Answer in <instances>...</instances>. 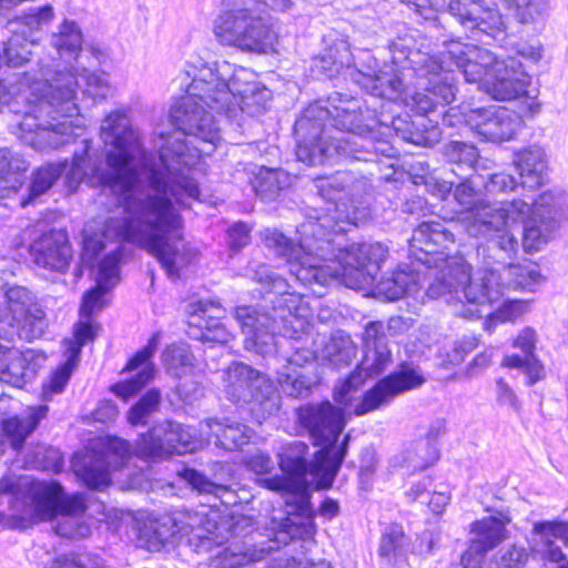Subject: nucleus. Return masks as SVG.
Masks as SVG:
<instances>
[{
  "label": "nucleus",
  "instance_id": "obj_38",
  "mask_svg": "<svg viewBox=\"0 0 568 568\" xmlns=\"http://www.w3.org/2000/svg\"><path fill=\"white\" fill-rule=\"evenodd\" d=\"M53 18L52 6L45 4L9 20L7 28L11 34L22 38L23 41L36 43L38 32L41 31L43 26L49 24Z\"/></svg>",
  "mask_w": 568,
  "mask_h": 568
},
{
  "label": "nucleus",
  "instance_id": "obj_45",
  "mask_svg": "<svg viewBox=\"0 0 568 568\" xmlns=\"http://www.w3.org/2000/svg\"><path fill=\"white\" fill-rule=\"evenodd\" d=\"M445 430V423L436 420L432 424L428 432V440L422 442L416 447V458L410 457V463L414 468L424 469L433 465L439 458V452L436 445L432 442Z\"/></svg>",
  "mask_w": 568,
  "mask_h": 568
},
{
  "label": "nucleus",
  "instance_id": "obj_9",
  "mask_svg": "<svg viewBox=\"0 0 568 568\" xmlns=\"http://www.w3.org/2000/svg\"><path fill=\"white\" fill-rule=\"evenodd\" d=\"M199 446L201 438L190 426L165 422L143 434L134 446L122 438H106L105 453L85 455L83 464L74 463V467L88 487L100 489L110 484L111 470L122 467L132 455L144 460H156L172 454L192 453Z\"/></svg>",
  "mask_w": 568,
  "mask_h": 568
},
{
  "label": "nucleus",
  "instance_id": "obj_20",
  "mask_svg": "<svg viewBox=\"0 0 568 568\" xmlns=\"http://www.w3.org/2000/svg\"><path fill=\"white\" fill-rule=\"evenodd\" d=\"M448 10L467 29L493 39H503L506 34L503 14L497 8L485 6L483 0H452Z\"/></svg>",
  "mask_w": 568,
  "mask_h": 568
},
{
  "label": "nucleus",
  "instance_id": "obj_40",
  "mask_svg": "<svg viewBox=\"0 0 568 568\" xmlns=\"http://www.w3.org/2000/svg\"><path fill=\"white\" fill-rule=\"evenodd\" d=\"M251 173L253 175L252 189L265 201L274 199L282 189L290 184V175L283 170L254 166Z\"/></svg>",
  "mask_w": 568,
  "mask_h": 568
},
{
  "label": "nucleus",
  "instance_id": "obj_16",
  "mask_svg": "<svg viewBox=\"0 0 568 568\" xmlns=\"http://www.w3.org/2000/svg\"><path fill=\"white\" fill-rule=\"evenodd\" d=\"M222 390L235 404L256 403L267 414L278 410V395L273 383L242 362H233L222 372Z\"/></svg>",
  "mask_w": 568,
  "mask_h": 568
},
{
  "label": "nucleus",
  "instance_id": "obj_11",
  "mask_svg": "<svg viewBox=\"0 0 568 568\" xmlns=\"http://www.w3.org/2000/svg\"><path fill=\"white\" fill-rule=\"evenodd\" d=\"M217 511L201 507L197 510L176 509L169 515L150 519L140 528L139 539L151 551H159L175 539L186 538L196 551L210 550L223 541Z\"/></svg>",
  "mask_w": 568,
  "mask_h": 568
},
{
  "label": "nucleus",
  "instance_id": "obj_48",
  "mask_svg": "<svg viewBox=\"0 0 568 568\" xmlns=\"http://www.w3.org/2000/svg\"><path fill=\"white\" fill-rule=\"evenodd\" d=\"M444 156L448 162L456 164L460 170H463L474 169L479 154L474 144L460 141H450L444 146Z\"/></svg>",
  "mask_w": 568,
  "mask_h": 568
},
{
  "label": "nucleus",
  "instance_id": "obj_2",
  "mask_svg": "<svg viewBox=\"0 0 568 568\" xmlns=\"http://www.w3.org/2000/svg\"><path fill=\"white\" fill-rule=\"evenodd\" d=\"M239 68L227 61L210 62L192 57L186 62L185 71L192 79L186 95L170 111L171 122L180 133L160 148L158 160L146 153L145 169L159 172L165 195L179 210L189 200H200L195 178L200 159L213 152L221 140L215 116L237 120L233 87Z\"/></svg>",
  "mask_w": 568,
  "mask_h": 568
},
{
  "label": "nucleus",
  "instance_id": "obj_5",
  "mask_svg": "<svg viewBox=\"0 0 568 568\" xmlns=\"http://www.w3.org/2000/svg\"><path fill=\"white\" fill-rule=\"evenodd\" d=\"M332 109L318 103L308 105L296 120L294 131L297 136L296 156L308 165L323 164L335 159L352 158L368 161L366 154L389 155L387 143L376 145L381 122L375 111L359 99H342L336 93Z\"/></svg>",
  "mask_w": 568,
  "mask_h": 568
},
{
  "label": "nucleus",
  "instance_id": "obj_13",
  "mask_svg": "<svg viewBox=\"0 0 568 568\" xmlns=\"http://www.w3.org/2000/svg\"><path fill=\"white\" fill-rule=\"evenodd\" d=\"M297 420L311 435L316 446H321V466L324 475L320 481L322 488H329L346 455L349 436H345L341 446L337 439L344 428L342 409L329 402L308 404L297 409Z\"/></svg>",
  "mask_w": 568,
  "mask_h": 568
},
{
  "label": "nucleus",
  "instance_id": "obj_56",
  "mask_svg": "<svg viewBox=\"0 0 568 568\" xmlns=\"http://www.w3.org/2000/svg\"><path fill=\"white\" fill-rule=\"evenodd\" d=\"M364 382V377L354 371L347 379H345L334 390V399L343 405H347L351 400V393L355 392Z\"/></svg>",
  "mask_w": 568,
  "mask_h": 568
},
{
  "label": "nucleus",
  "instance_id": "obj_17",
  "mask_svg": "<svg viewBox=\"0 0 568 568\" xmlns=\"http://www.w3.org/2000/svg\"><path fill=\"white\" fill-rule=\"evenodd\" d=\"M308 446L301 440H293L283 448L280 454L281 469L290 476H273L261 479V484L274 491L285 494H300L304 490L306 483L305 476L307 473L318 477L316 488L323 489L320 481L324 475L323 466H321V449L317 452L315 463H310L307 459Z\"/></svg>",
  "mask_w": 568,
  "mask_h": 568
},
{
  "label": "nucleus",
  "instance_id": "obj_30",
  "mask_svg": "<svg viewBox=\"0 0 568 568\" xmlns=\"http://www.w3.org/2000/svg\"><path fill=\"white\" fill-rule=\"evenodd\" d=\"M200 437L207 443L213 442L225 450L242 448L248 443L251 429L243 424L225 418H207L200 423Z\"/></svg>",
  "mask_w": 568,
  "mask_h": 568
},
{
  "label": "nucleus",
  "instance_id": "obj_57",
  "mask_svg": "<svg viewBox=\"0 0 568 568\" xmlns=\"http://www.w3.org/2000/svg\"><path fill=\"white\" fill-rule=\"evenodd\" d=\"M510 55L516 57L518 60L521 58L527 62L536 64L544 55V47L539 42H520L513 48V53Z\"/></svg>",
  "mask_w": 568,
  "mask_h": 568
},
{
  "label": "nucleus",
  "instance_id": "obj_44",
  "mask_svg": "<svg viewBox=\"0 0 568 568\" xmlns=\"http://www.w3.org/2000/svg\"><path fill=\"white\" fill-rule=\"evenodd\" d=\"M474 184L475 182L471 179H466L463 182H460L454 191V199L464 209L459 216V221L465 230L466 222L468 220L467 217L470 213L475 211H484V207L486 206L499 207V205L491 204L484 200L477 199Z\"/></svg>",
  "mask_w": 568,
  "mask_h": 568
},
{
  "label": "nucleus",
  "instance_id": "obj_8",
  "mask_svg": "<svg viewBox=\"0 0 568 568\" xmlns=\"http://www.w3.org/2000/svg\"><path fill=\"white\" fill-rule=\"evenodd\" d=\"M562 194L544 192L532 204L515 199L500 203L499 207H484L468 215L466 232L473 237H484L489 250L498 248L508 257L517 252L518 242L510 227L524 223L523 246L526 251H538L554 235L558 217L565 204Z\"/></svg>",
  "mask_w": 568,
  "mask_h": 568
},
{
  "label": "nucleus",
  "instance_id": "obj_22",
  "mask_svg": "<svg viewBox=\"0 0 568 568\" xmlns=\"http://www.w3.org/2000/svg\"><path fill=\"white\" fill-rule=\"evenodd\" d=\"M33 263L49 271L63 273L72 258L68 234L63 230H50L41 234L30 245Z\"/></svg>",
  "mask_w": 568,
  "mask_h": 568
},
{
  "label": "nucleus",
  "instance_id": "obj_59",
  "mask_svg": "<svg viewBox=\"0 0 568 568\" xmlns=\"http://www.w3.org/2000/svg\"><path fill=\"white\" fill-rule=\"evenodd\" d=\"M245 464L250 470L256 474H266L274 467L272 458L263 452H256L248 456Z\"/></svg>",
  "mask_w": 568,
  "mask_h": 568
},
{
  "label": "nucleus",
  "instance_id": "obj_18",
  "mask_svg": "<svg viewBox=\"0 0 568 568\" xmlns=\"http://www.w3.org/2000/svg\"><path fill=\"white\" fill-rule=\"evenodd\" d=\"M425 383L423 373L415 366L404 365L399 371L379 379L367 390L356 405L357 416L366 415L393 402L398 395L414 389Z\"/></svg>",
  "mask_w": 568,
  "mask_h": 568
},
{
  "label": "nucleus",
  "instance_id": "obj_21",
  "mask_svg": "<svg viewBox=\"0 0 568 568\" xmlns=\"http://www.w3.org/2000/svg\"><path fill=\"white\" fill-rule=\"evenodd\" d=\"M2 311L9 314L6 324H17L29 328V336L39 337L45 327L44 311L36 303L33 294L23 286H13L6 292V306Z\"/></svg>",
  "mask_w": 568,
  "mask_h": 568
},
{
  "label": "nucleus",
  "instance_id": "obj_14",
  "mask_svg": "<svg viewBox=\"0 0 568 568\" xmlns=\"http://www.w3.org/2000/svg\"><path fill=\"white\" fill-rule=\"evenodd\" d=\"M31 495L39 519L57 520L58 535L83 538L89 534V527L81 520L87 510L82 495L64 496L62 486L57 481L32 483Z\"/></svg>",
  "mask_w": 568,
  "mask_h": 568
},
{
  "label": "nucleus",
  "instance_id": "obj_23",
  "mask_svg": "<svg viewBox=\"0 0 568 568\" xmlns=\"http://www.w3.org/2000/svg\"><path fill=\"white\" fill-rule=\"evenodd\" d=\"M510 520L507 514L498 513L475 521L470 530L473 535L470 545L462 556L459 568H466V562H483V555L506 538V526Z\"/></svg>",
  "mask_w": 568,
  "mask_h": 568
},
{
  "label": "nucleus",
  "instance_id": "obj_32",
  "mask_svg": "<svg viewBox=\"0 0 568 568\" xmlns=\"http://www.w3.org/2000/svg\"><path fill=\"white\" fill-rule=\"evenodd\" d=\"M224 311L219 303L200 301L194 305L190 315V325L200 329V339L219 344H227L232 338V332L221 320Z\"/></svg>",
  "mask_w": 568,
  "mask_h": 568
},
{
  "label": "nucleus",
  "instance_id": "obj_60",
  "mask_svg": "<svg viewBox=\"0 0 568 568\" xmlns=\"http://www.w3.org/2000/svg\"><path fill=\"white\" fill-rule=\"evenodd\" d=\"M536 341V332L530 327H526L518 334L513 345L520 348L526 357H531L535 356Z\"/></svg>",
  "mask_w": 568,
  "mask_h": 568
},
{
  "label": "nucleus",
  "instance_id": "obj_4",
  "mask_svg": "<svg viewBox=\"0 0 568 568\" xmlns=\"http://www.w3.org/2000/svg\"><path fill=\"white\" fill-rule=\"evenodd\" d=\"M397 62L409 61L412 74L418 82L452 103L457 92V73L462 72L469 83L491 95L495 100L510 101L526 94L530 77L524 63L514 55H496L491 51L470 43L452 41L436 54L425 51H407L398 43Z\"/></svg>",
  "mask_w": 568,
  "mask_h": 568
},
{
  "label": "nucleus",
  "instance_id": "obj_53",
  "mask_svg": "<svg viewBox=\"0 0 568 568\" xmlns=\"http://www.w3.org/2000/svg\"><path fill=\"white\" fill-rule=\"evenodd\" d=\"M161 395L158 389H150L141 399L129 410L128 420L132 425H144L151 414L156 412L160 406Z\"/></svg>",
  "mask_w": 568,
  "mask_h": 568
},
{
  "label": "nucleus",
  "instance_id": "obj_36",
  "mask_svg": "<svg viewBox=\"0 0 568 568\" xmlns=\"http://www.w3.org/2000/svg\"><path fill=\"white\" fill-rule=\"evenodd\" d=\"M29 163L18 153L9 149H0V204L7 199L16 195L23 183V172Z\"/></svg>",
  "mask_w": 568,
  "mask_h": 568
},
{
  "label": "nucleus",
  "instance_id": "obj_6",
  "mask_svg": "<svg viewBox=\"0 0 568 568\" xmlns=\"http://www.w3.org/2000/svg\"><path fill=\"white\" fill-rule=\"evenodd\" d=\"M39 75L44 81H26L36 97H42L45 91V100L40 101L32 112H29L20 126L22 139L39 151L59 149L70 143L83 129L84 121L80 115L78 104V89L84 83L83 94L92 99L93 103L104 100L110 93L108 80L88 69L71 67L70 69L52 70L49 63H38Z\"/></svg>",
  "mask_w": 568,
  "mask_h": 568
},
{
  "label": "nucleus",
  "instance_id": "obj_28",
  "mask_svg": "<svg viewBox=\"0 0 568 568\" xmlns=\"http://www.w3.org/2000/svg\"><path fill=\"white\" fill-rule=\"evenodd\" d=\"M314 352L298 348L286 358V364L277 372V382L282 392L290 397H304L311 393L315 378L307 374L305 365L313 364Z\"/></svg>",
  "mask_w": 568,
  "mask_h": 568
},
{
  "label": "nucleus",
  "instance_id": "obj_39",
  "mask_svg": "<svg viewBox=\"0 0 568 568\" xmlns=\"http://www.w3.org/2000/svg\"><path fill=\"white\" fill-rule=\"evenodd\" d=\"M83 44V33L79 24L64 19L50 36V45L57 50L60 58H73L77 60Z\"/></svg>",
  "mask_w": 568,
  "mask_h": 568
},
{
  "label": "nucleus",
  "instance_id": "obj_29",
  "mask_svg": "<svg viewBox=\"0 0 568 568\" xmlns=\"http://www.w3.org/2000/svg\"><path fill=\"white\" fill-rule=\"evenodd\" d=\"M160 343V333H154L148 341V344L139 351L126 364L128 371H134L141 367V371L132 378L125 382L116 383L112 386V392L128 399L139 392L154 376V366L150 358L155 353Z\"/></svg>",
  "mask_w": 568,
  "mask_h": 568
},
{
  "label": "nucleus",
  "instance_id": "obj_31",
  "mask_svg": "<svg viewBox=\"0 0 568 568\" xmlns=\"http://www.w3.org/2000/svg\"><path fill=\"white\" fill-rule=\"evenodd\" d=\"M119 254L113 252L99 263L95 277L97 285L87 292L82 298L80 307L81 318H90L94 312L103 308L104 302L102 297L119 281Z\"/></svg>",
  "mask_w": 568,
  "mask_h": 568
},
{
  "label": "nucleus",
  "instance_id": "obj_10",
  "mask_svg": "<svg viewBox=\"0 0 568 568\" xmlns=\"http://www.w3.org/2000/svg\"><path fill=\"white\" fill-rule=\"evenodd\" d=\"M452 226L453 223L440 221L423 222L409 239V254L434 273L427 287V295L430 298H444L449 304H463L471 266L463 256L445 252L455 242Z\"/></svg>",
  "mask_w": 568,
  "mask_h": 568
},
{
  "label": "nucleus",
  "instance_id": "obj_54",
  "mask_svg": "<svg viewBox=\"0 0 568 568\" xmlns=\"http://www.w3.org/2000/svg\"><path fill=\"white\" fill-rule=\"evenodd\" d=\"M473 348L474 343L470 341L452 342L445 344L438 353L440 364L444 366L460 364L465 356L473 351Z\"/></svg>",
  "mask_w": 568,
  "mask_h": 568
},
{
  "label": "nucleus",
  "instance_id": "obj_15",
  "mask_svg": "<svg viewBox=\"0 0 568 568\" xmlns=\"http://www.w3.org/2000/svg\"><path fill=\"white\" fill-rule=\"evenodd\" d=\"M235 318L245 335L244 347L262 356L277 354L284 343H288L290 339H300V334L304 332V322L291 313L288 317L283 318L284 325L280 337H276L275 320L267 314L257 313L250 307H237Z\"/></svg>",
  "mask_w": 568,
  "mask_h": 568
},
{
  "label": "nucleus",
  "instance_id": "obj_24",
  "mask_svg": "<svg viewBox=\"0 0 568 568\" xmlns=\"http://www.w3.org/2000/svg\"><path fill=\"white\" fill-rule=\"evenodd\" d=\"M486 266L470 274L467 288L464 291L463 304L493 305L499 302L506 292V283L501 270L497 265L503 262L494 258Z\"/></svg>",
  "mask_w": 568,
  "mask_h": 568
},
{
  "label": "nucleus",
  "instance_id": "obj_1",
  "mask_svg": "<svg viewBox=\"0 0 568 568\" xmlns=\"http://www.w3.org/2000/svg\"><path fill=\"white\" fill-rule=\"evenodd\" d=\"M101 139L108 149V170H100L90 155V144L75 152L71 163H48L38 168L31 178L28 196H21L24 207L48 192L65 174V184L75 191L85 179L92 184L109 187L122 199V214L110 217L105 233L134 244L153 255L172 280L191 262L192 252L183 234L179 209L165 195L159 172L146 170V151L139 132L124 111H113L101 124Z\"/></svg>",
  "mask_w": 568,
  "mask_h": 568
},
{
  "label": "nucleus",
  "instance_id": "obj_43",
  "mask_svg": "<svg viewBox=\"0 0 568 568\" xmlns=\"http://www.w3.org/2000/svg\"><path fill=\"white\" fill-rule=\"evenodd\" d=\"M355 355L356 346L344 332L334 333L323 348V357L337 367L348 365Z\"/></svg>",
  "mask_w": 568,
  "mask_h": 568
},
{
  "label": "nucleus",
  "instance_id": "obj_62",
  "mask_svg": "<svg viewBox=\"0 0 568 568\" xmlns=\"http://www.w3.org/2000/svg\"><path fill=\"white\" fill-rule=\"evenodd\" d=\"M527 375V384L532 385L544 378V367L535 357H526L525 367L523 369Z\"/></svg>",
  "mask_w": 568,
  "mask_h": 568
},
{
  "label": "nucleus",
  "instance_id": "obj_34",
  "mask_svg": "<svg viewBox=\"0 0 568 568\" xmlns=\"http://www.w3.org/2000/svg\"><path fill=\"white\" fill-rule=\"evenodd\" d=\"M420 270L409 266L387 272L377 282L375 294L387 301H396L420 288Z\"/></svg>",
  "mask_w": 568,
  "mask_h": 568
},
{
  "label": "nucleus",
  "instance_id": "obj_12",
  "mask_svg": "<svg viewBox=\"0 0 568 568\" xmlns=\"http://www.w3.org/2000/svg\"><path fill=\"white\" fill-rule=\"evenodd\" d=\"M213 33L222 45L242 51L267 52L276 41L273 29L245 0H223Z\"/></svg>",
  "mask_w": 568,
  "mask_h": 568
},
{
  "label": "nucleus",
  "instance_id": "obj_49",
  "mask_svg": "<svg viewBox=\"0 0 568 568\" xmlns=\"http://www.w3.org/2000/svg\"><path fill=\"white\" fill-rule=\"evenodd\" d=\"M64 362L51 374L49 381L43 384V397L50 399L53 395L61 393L67 386L79 361L64 355Z\"/></svg>",
  "mask_w": 568,
  "mask_h": 568
},
{
  "label": "nucleus",
  "instance_id": "obj_52",
  "mask_svg": "<svg viewBox=\"0 0 568 568\" xmlns=\"http://www.w3.org/2000/svg\"><path fill=\"white\" fill-rule=\"evenodd\" d=\"M94 325L87 318H82L74 327V334L71 338L63 341L64 355L80 361V355L84 344L94 338Z\"/></svg>",
  "mask_w": 568,
  "mask_h": 568
},
{
  "label": "nucleus",
  "instance_id": "obj_37",
  "mask_svg": "<svg viewBox=\"0 0 568 568\" xmlns=\"http://www.w3.org/2000/svg\"><path fill=\"white\" fill-rule=\"evenodd\" d=\"M47 406H37L29 409L27 415L13 416L2 423V433L10 447L20 450L27 437L37 428L39 422L45 417ZM0 439L6 445V440L0 435Z\"/></svg>",
  "mask_w": 568,
  "mask_h": 568
},
{
  "label": "nucleus",
  "instance_id": "obj_64",
  "mask_svg": "<svg viewBox=\"0 0 568 568\" xmlns=\"http://www.w3.org/2000/svg\"><path fill=\"white\" fill-rule=\"evenodd\" d=\"M285 568H332L331 564L324 559L311 561L306 557H291L286 559Z\"/></svg>",
  "mask_w": 568,
  "mask_h": 568
},
{
  "label": "nucleus",
  "instance_id": "obj_7",
  "mask_svg": "<svg viewBox=\"0 0 568 568\" xmlns=\"http://www.w3.org/2000/svg\"><path fill=\"white\" fill-rule=\"evenodd\" d=\"M398 43H402L409 52L422 51L412 48L409 39L399 38L389 45L390 64L385 62L383 67H379L377 59L367 54L369 62H373L374 65H367V72H357L356 81L364 87L367 93L388 100L400 99L419 114L396 116L393 119L392 125L381 122L376 145L381 148V143H384L381 138L388 136L394 132L405 142L419 146H433L440 140L442 132L439 126L425 114L434 111L437 104L446 105L447 103L418 82L417 75L412 74L413 67L408 60L396 61V54L400 51Z\"/></svg>",
  "mask_w": 568,
  "mask_h": 568
},
{
  "label": "nucleus",
  "instance_id": "obj_47",
  "mask_svg": "<svg viewBox=\"0 0 568 568\" xmlns=\"http://www.w3.org/2000/svg\"><path fill=\"white\" fill-rule=\"evenodd\" d=\"M8 356L9 361L0 374V381L21 387L32 376L27 367V358L17 348L10 351Z\"/></svg>",
  "mask_w": 568,
  "mask_h": 568
},
{
  "label": "nucleus",
  "instance_id": "obj_35",
  "mask_svg": "<svg viewBox=\"0 0 568 568\" xmlns=\"http://www.w3.org/2000/svg\"><path fill=\"white\" fill-rule=\"evenodd\" d=\"M514 165L524 189L536 190L546 181V154L539 146H529L518 151L514 156Z\"/></svg>",
  "mask_w": 568,
  "mask_h": 568
},
{
  "label": "nucleus",
  "instance_id": "obj_58",
  "mask_svg": "<svg viewBox=\"0 0 568 568\" xmlns=\"http://www.w3.org/2000/svg\"><path fill=\"white\" fill-rule=\"evenodd\" d=\"M250 242V227L242 222L233 224L229 229V245L234 252L240 251Z\"/></svg>",
  "mask_w": 568,
  "mask_h": 568
},
{
  "label": "nucleus",
  "instance_id": "obj_27",
  "mask_svg": "<svg viewBox=\"0 0 568 568\" xmlns=\"http://www.w3.org/2000/svg\"><path fill=\"white\" fill-rule=\"evenodd\" d=\"M364 356L356 367V372L364 379L382 374L392 362V353L387 345L382 322H369L363 333Z\"/></svg>",
  "mask_w": 568,
  "mask_h": 568
},
{
  "label": "nucleus",
  "instance_id": "obj_42",
  "mask_svg": "<svg viewBox=\"0 0 568 568\" xmlns=\"http://www.w3.org/2000/svg\"><path fill=\"white\" fill-rule=\"evenodd\" d=\"M500 266H503L500 268L501 272L505 273L508 277L506 290L514 287L535 291L544 280L540 275L538 266L532 263L508 264L507 266H505L503 263Z\"/></svg>",
  "mask_w": 568,
  "mask_h": 568
},
{
  "label": "nucleus",
  "instance_id": "obj_19",
  "mask_svg": "<svg viewBox=\"0 0 568 568\" xmlns=\"http://www.w3.org/2000/svg\"><path fill=\"white\" fill-rule=\"evenodd\" d=\"M466 122L478 135L493 142L513 139L523 125L517 112L495 105L470 110Z\"/></svg>",
  "mask_w": 568,
  "mask_h": 568
},
{
  "label": "nucleus",
  "instance_id": "obj_3",
  "mask_svg": "<svg viewBox=\"0 0 568 568\" xmlns=\"http://www.w3.org/2000/svg\"><path fill=\"white\" fill-rule=\"evenodd\" d=\"M353 180L348 172L317 180L318 192L331 206L325 209L327 214L311 217L297 227L298 244L277 230L263 233L265 245L286 258L290 273L296 280L325 285L339 278L353 290L374 283L381 263L387 256V246L375 242L343 247V233L346 232L343 224L357 225L361 220L358 210L348 207L345 202Z\"/></svg>",
  "mask_w": 568,
  "mask_h": 568
},
{
  "label": "nucleus",
  "instance_id": "obj_46",
  "mask_svg": "<svg viewBox=\"0 0 568 568\" xmlns=\"http://www.w3.org/2000/svg\"><path fill=\"white\" fill-rule=\"evenodd\" d=\"M194 356L186 344L168 346L162 353V363L168 373L179 377L184 369L193 366Z\"/></svg>",
  "mask_w": 568,
  "mask_h": 568
},
{
  "label": "nucleus",
  "instance_id": "obj_41",
  "mask_svg": "<svg viewBox=\"0 0 568 568\" xmlns=\"http://www.w3.org/2000/svg\"><path fill=\"white\" fill-rule=\"evenodd\" d=\"M182 478L187 481L193 489L200 494L213 495L224 505L236 504V496L229 486L216 484L207 479L203 474L192 468H184L181 473Z\"/></svg>",
  "mask_w": 568,
  "mask_h": 568
},
{
  "label": "nucleus",
  "instance_id": "obj_61",
  "mask_svg": "<svg viewBox=\"0 0 568 568\" xmlns=\"http://www.w3.org/2000/svg\"><path fill=\"white\" fill-rule=\"evenodd\" d=\"M525 305L520 301H510L504 304L491 317L499 322L514 321L524 313Z\"/></svg>",
  "mask_w": 568,
  "mask_h": 568
},
{
  "label": "nucleus",
  "instance_id": "obj_51",
  "mask_svg": "<svg viewBox=\"0 0 568 568\" xmlns=\"http://www.w3.org/2000/svg\"><path fill=\"white\" fill-rule=\"evenodd\" d=\"M30 42L23 41L22 38L11 34L7 42L3 43L1 63L6 62L9 67L18 68L28 62L31 57L29 49Z\"/></svg>",
  "mask_w": 568,
  "mask_h": 568
},
{
  "label": "nucleus",
  "instance_id": "obj_55",
  "mask_svg": "<svg viewBox=\"0 0 568 568\" xmlns=\"http://www.w3.org/2000/svg\"><path fill=\"white\" fill-rule=\"evenodd\" d=\"M516 186L517 182L515 178L504 172L490 174L488 181L484 184V187L488 194L514 191Z\"/></svg>",
  "mask_w": 568,
  "mask_h": 568
},
{
  "label": "nucleus",
  "instance_id": "obj_50",
  "mask_svg": "<svg viewBox=\"0 0 568 568\" xmlns=\"http://www.w3.org/2000/svg\"><path fill=\"white\" fill-rule=\"evenodd\" d=\"M405 535L402 527L393 525L386 528L379 544V556L392 562L404 556Z\"/></svg>",
  "mask_w": 568,
  "mask_h": 568
},
{
  "label": "nucleus",
  "instance_id": "obj_63",
  "mask_svg": "<svg viewBox=\"0 0 568 568\" xmlns=\"http://www.w3.org/2000/svg\"><path fill=\"white\" fill-rule=\"evenodd\" d=\"M432 485V480L429 478H424L418 480L412 485V487L406 491V497L409 501L420 500L422 503L428 497V488Z\"/></svg>",
  "mask_w": 568,
  "mask_h": 568
},
{
  "label": "nucleus",
  "instance_id": "obj_25",
  "mask_svg": "<svg viewBox=\"0 0 568 568\" xmlns=\"http://www.w3.org/2000/svg\"><path fill=\"white\" fill-rule=\"evenodd\" d=\"M557 540L568 541V523L538 520L532 524L528 539L530 550L544 560L560 564V568H568V560Z\"/></svg>",
  "mask_w": 568,
  "mask_h": 568
},
{
  "label": "nucleus",
  "instance_id": "obj_33",
  "mask_svg": "<svg viewBox=\"0 0 568 568\" xmlns=\"http://www.w3.org/2000/svg\"><path fill=\"white\" fill-rule=\"evenodd\" d=\"M367 54L373 57L371 52L364 51L359 60V69L351 68V63L353 61L352 53L349 52L348 44L345 41H341L334 47H331L322 54V57L318 58L316 68L328 78L339 74L341 71L346 68V72L352 80L364 89V87L356 81V73L361 71L367 72V65H374L373 62H369Z\"/></svg>",
  "mask_w": 568,
  "mask_h": 568
},
{
  "label": "nucleus",
  "instance_id": "obj_26",
  "mask_svg": "<svg viewBox=\"0 0 568 568\" xmlns=\"http://www.w3.org/2000/svg\"><path fill=\"white\" fill-rule=\"evenodd\" d=\"M271 99V90L257 80L252 70L239 68L233 87V102L237 108V115H260L267 110Z\"/></svg>",
  "mask_w": 568,
  "mask_h": 568
}]
</instances>
